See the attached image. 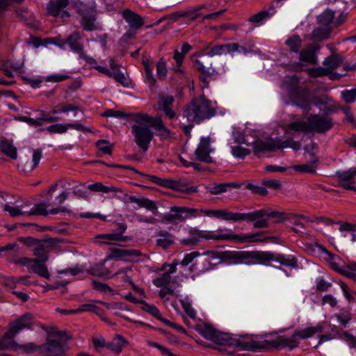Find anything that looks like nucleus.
<instances>
[{
	"label": "nucleus",
	"mask_w": 356,
	"mask_h": 356,
	"mask_svg": "<svg viewBox=\"0 0 356 356\" xmlns=\"http://www.w3.org/2000/svg\"><path fill=\"white\" fill-rule=\"evenodd\" d=\"M222 229H218L217 232L211 231H202L195 229L189 241L192 243H197L200 238L213 241H229L237 243H282L284 241L277 236H270L265 232L256 234H221Z\"/></svg>",
	"instance_id": "1"
},
{
	"label": "nucleus",
	"mask_w": 356,
	"mask_h": 356,
	"mask_svg": "<svg viewBox=\"0 0 356 356\" xmlns=\"http://www.w3.org/2000/svg\"><path fill=\"white\" fill-rule=\"evenodd\" d=\"M216 114V108L204 95L195 97L183 109L180 127L185 135L190 136L194 123L199 124Z\"/></svg>",
	"instance_id": "2"
},
{
	"label": "nucleus",
	"mask_w": 356,
	"mask_h": 356,
	"mask_svg": "<svg viewBox=\"0 0 356 356\" xmlns=\"http://www.w3.org/2000/svg\"><path fill=\"white\" fill-rule=\"evenodd\" d=\"M264 216H267L269 218H275L277 219V222H282L286 220H292L295 218H299L304 219L309 222H313L317 225L322 223L327 227H331L333 226L334 225H339V232L353 230L354 228L355 227V225H351L347 222V221H335L334 219L326 216L314 217L313 219H311L308 216H304L302 214L280 212L277 211H268L264 209L251 212V221H254L255 220L263 218Z\"/></svg>",
	"instance_id": "3"
},
{
	"label": "nucleus",
	"mask_w": 356,
	"mask_h": 356,
	"mask_svg": "<svg viewBox=\"0 0 356 356\" xmlns=\"http://www.w3.org/2000/svg\"><path fill=\"white\" fill-rule=\"evenodd\" d=\"M323 327L321 325L305 327L303 329H297L291 336L279 335L277 337L259 341L263 344L264 347L258 348L262 349L266 348H275L276 349H289L293 350L299 346L300 341L311 338L316 334L323 332Z\"/></svg>",
	"instance_id": "4"
},
{
	"label": "nucleus",
	"mask_w": 356,
	"mask_h": 356,
	"mask_svg": "<svg viewBox=\"0 0 356 356\" xmlns=\"http://www.w3.org/2000/svg\"><path fill=\"white\" fill-rule=\"evenodd\" d=\"M200 333L205 339L220 346L235 347L245 350H255L258 348L264 347L263 344L257 340L252 339L247 340L234 339L227 333L220 332L215 330L209 324H204L200 328Z\"/></svg>",
	"instance_id": "5"
},
{
	"label": "nucleus",
	"mask_w": 356,
	"mask_h": 356,
	"mask_svg": "<svg viewBox=\"0 0 356 356\" xmlns=\"http://www.w3.org/2000/svg\"><path fill=\"white\" fill-rule=\"evenodd\" d=\"M170 213L164 215L161 222L164 223H177L185 221L190 216H195L197 211L196 209L186 207H171Z\"/></svg>",
	"instance_id": "6"
},
{
	"label": "nucleus",
	"mask_w": 356,
	"mask_h": 356,
	"mask_svg": "<svg viewBox=\"0 0 356 356\" xmlns=\"http://www.w3.org/2000/svg\"><path fill=\"white\" fill-rule=\"evenodd\" d=\"M68 349L66 343L51 339L50 336H48L46 343L38 347L42 356H66Z\"/></svg>",
	"instance_id": "7"
},
{
	"label": "nucleus",
	"mask_w": 356,
	"mask_h": 356,
	"mask_svg": "<svg viewBox=\"0 0 356 356\" xmlns=\"http://www.w3.org/2000/svg\"><path fill=\"white\" fill-rule=\"evenodd\" d=\"M131 132L134 137L136 144L144 152H147L154 134L149 127L144 125H133Z\"/></svg>",
	"instance_id": "8"
},
{
	"label": "nucleus",
	"mask_w": 356,
	"mask_h": 356,
	"mask_svg": "<svg viewBox=\"0 0 356 356\" xmlns=\"http://www.w3.org/2000/svg\"><path fill=\"white\" fill-rule=\"evenodd\" d=\"M34 325L33 316L26 313L10 323L9 329L5 334L3 339H13L24 329L31 330Z\"/></svg>",
	"instance_id": "9"
},
{
	"label": "nucleus",
	"mask_w": 356,
	"mask_h": 356,
	"mask_svg": "<svg viewBox=\"0 0 356 356\" xmlns=\"http://www.w3.org/2000/svg\"><path fill=\"white\" fill-rule=\"evenodd\" d=\"M109 65L112 72L109 71L106 67L100 65H95L94 68L98 72L109 77L113 78L116 81L121 83L122 85L124 86H128L129 80L121 70V65L116 63L113 58L110 59Z\"/></svg>",
	"instance_id": "10"
},
{
	"label": "nucleus",
	"mask_w": 356,
	"mask_h": 356,
	"mask_svg": "<svg viewBox=\"0 0 356 356\" xmlns=\"http://www.w3.org/2000/svg\"><path fill=\"white\" fill-rule=\"evenodd\" d=\"M118 227L120 232L97 235L95 237L94 243H104V245H116L112 241L131 242L132 237L123 235L127 226L124 224H120Z\"/></svg>",
	"instance_id": "11"
},
{
	"label": "nucleus",
	"mask_w": 356,
	"mask_h": 356,
	"mask_svg": "<svg viewBox=\"0 0 356 356\" xmlns=\"http://www.w3.org/2000/svg\"><path fill=\"white\" fill-rule=\"evenodd\" d=\"M309 131H314L316 133L322 134L330 130L333 127V122L331 118L323 116L318 114L312 115L308 118Z\"/></svg>",
	"instance_id": "12"
},
{
	"label": "nucleus",
	"mask_w": 356,
	"mask_h": 356,
	"mask_svg": "<svg viewBox=\"0 0 356 356\" xmlns=\"http://www.w3.org/2000/svg\"><path fill=\"white\" fill-rule=\"evenodd\" d=\"M16 264H20L26 266L28 268L35 274L46 279H50V274L47 269L45 262L37 261V259L31 258L22 257L18 261H15Z\"/></svg>",
	"instance_id": "13"
},
{
	"label": "nucleus",
	"mask_w": 356,
	"mask_h": 356,
	"mask_svg": "<svg viewBox=\"0 0 356 356\" xmlns=\"http://www.w3.org/2000/svg\"><path fill=\"white\" fill-rule=\"evenodd\" d=\"M211 138L209 137L202 138L195 149V154L197 160L204 162L206 163H211L213 162L210 153L213 149L210 146Z\"/></svg>",
	"instance_id": "14"
},
{
	"label": "nucleus",
	"mask_w": 356,
	"mask_h": 356,
	"mask_svg": "<svg viewBox=\"0 0 356 356\" xmlns=\"http://www.w3.org/2000/svg\"><path fill=\"white\" fill-rule=\"evenodd\" d=\"M47 205L44 202H41L39 204H35L30 210L26 209V216H46L49 213L51 214H56L58 213H65L69 212L67 209L65 207H60L58 208L52 209L48 211L47 210Z\"/></svg>",
	"instance_id": "15"
},
{
	"label": "nucleus",
	"mask_w": 356,
	"mask_h": 356,
	"mask_svg": "<svg viewBox=\"0 0 356 356\" xmlns=\"http://www.w3.org/2000/svg\"><path fill=\"white\" fill-rule=\"evenodd\" d=\"M320 46L316 44H309L300 51L299 60L301 62L308 63L312 65L317 64L318 60L316 53L319 50Z\"/></svg>",
	"instance_id": "16"
},
{
	"label": "nucleus",
	"mask_w": 356,
	"mask_h": 356,
	"mask_svg": "<svg viewBox=\"0 0 356 356\" xmlns=\"http://www.w3.org/2000/svg\"><path fill=\"white\" fill-rule=\"evenodd\" d=\"M140 255V252L136 250H124L112 248L110 254L106 257L105 261L108 259L129 261L131 258Z\"/></svg>",
	"instance_id": "17"
},
{
	"label": "nucleus",
	"mask_w": 356,
	"mask_h": 356,
	"mask_svg": "<svg viewBox=\"0 0 356 356\" xmlns=\"http://www.w3.org/2000/svg\"><path fill=\"white\" fill-rule=\"evenodd\" d=\"M122 16L131 29H140L145 24V20L142 16L129 8L122 10Z\"/></svg>",
	"instance_id": "18"
},
{
	"label": "nucleus",
	"mask_w": 356,
	"mask_h": 356,
	"mask_svg": "<svg viewBox=\"0 0 356 356\" xmlns=\"http://www.w3.org/2000/svg\"><path fill=\"white\" fill-rule=\"evenodd\" d=\"M275 151H276L275 138H269L266 140H257L253 143V153L257 157H260L263 153Z\"/></svg>",
	"instance_id": "19"
},
{
	"label": "nucleus",
	"mask_w": 356,
	"mask_h": 356,
	"mask_svg": "<svg viewBox=\"0 0 356 356\" xmlns=\"http://www.w3.org/2000/svg\"><path fill=\"white\" fill-rule=\"evenodd\" d=\"M175 99L172 95H164L159 94L158 99V107L163 111L165 116L169 119L176 117V113L172 110V106Z\"/></svg>",
	"instance_id": "20"
},
{
	"label": "nucleus",
	"mask_w": 356,
	"mask_h": 356,
	"mask_svg": "<svg viewBox=\"0 0 356 356\" xmlns=\"http://www.w3.org/2000/svg\"><path fill=\"white\" fill-rule=\"evenodd\" d=\"M193 65L200 72V78L202 82V88H208L209 81L211 79L213 75L216 73V70L212 67L206 69L205 66L198 59L193 60Z\"/></svg>",
	"instance_id": "21"
},
{
	"label": "nucleus",
	"mask_w": 356,
	"mask_h": 356,
	"mask_svg": "<svg viewBox=\"0 0 356 356\" xmlns=\"http://www.w3.org/2000/svg\"><path fill=\"white\" fill-rule=\"evenodd\" d=\"M217 218L233 222L251 221V213H234L226 209H218Z\"/></svg>",
	"instance_id": "22"
},
{
	"label": "nucleus",
	"mask_w": 356,
	"mask_h": 356,
	"mask_svg": "<svg viewBox=\"0 0 356 356\" xmlns=\"http://www.w3.org/2000/svg\"><path fill=\"white\" fill-rule=\"evenodd\" d=\"M165 188H170L178 192L184 193L188 195L196 193L199 191L197 186H188L186 183L170 179H168Z\"/></svg>",
	"instance_id": "23"
},
{
	"label": "nucleus",
	"mask_w": 356,
	"mask_h": 356,
	"mask_svg": "<svg viewBox=\"0 0 356 356\" xmlns=\"http://www.w3.org/2000/svg\"><path fill=\"white\" fill-rule=\"evenodd\" d=\"M19 241L24 245H56L58 243H67L63 238H51L44 237L42 239L38 240L32 237L20 238Z\"/></svg>",
	"instance_id": "24"
},
{
	"label": "nucleus",
	"mask_w": 356,
	"mask_h": 356,
	"mask_svg": "<svg viewBox=\"0 0 356 356\" xmlns=\"http://www.w3.org/2000/svg\"><path fill=\"white\" fill-rule=\"evenodd\" d=\"M333 27H325L318 25L311 33L309 39L314 42H323L332 36Z\"/></svg>",
	"instance_id": "25"
},
{
	"label": "nucleus",
	"mask_w": 356,
	"mask_h": 356,
	"mask_svg": "<svg viewBox=\"0 0 356 356\" xmlns=\"http://www.w3.org/2000/svg\"><path fill=\"white\" fill-rule=\"evenodd\" d=\"M41 158V149H35L33 151L32 159H26L20 161V163L18 164V167L25 172L32 171L38 165Z\"/></svg>",
	"instance_id": "26"
},
{
	"label": "nucleus",
	"mask_w": 356,
	"mask_h": 356,
	"mask_svg": "<svg viewBox=\"0 0 356 356\" xmlns=\"http://www.w3.org/2000/svg\"><path fill=\"white\" fill-rule=\"evenodd\" d=\"M342 63V60L337 54L331 55L323 61V65L330 74H332V79H337L341 77L337 74H332L333 71L339 67Z\"/></svg>",
	"instance_id": "27"
},
{
	"label": "nucleus",
	"mask_w": 356,
	"mask_h": 356,
	"mask_svg": "<svg viewBox=\"0 0 356 356\" xmlns=\"http://www.w3.org/2000/svg\"><path fill=\"white\" fill-rule=\"evenodd\" d=\"M129 345L128 340L121 334H116L113 340L108 342V349L116 355L122 352L123 348Z\"/></svg>",
	"instance_id": "28"
},
{
	"label": "nucleus",
	"mask_w": 356,
	"mask_h": 356,
	"mask_svg": "<svg viewBox=\"0 0 356 356\" xmlns=\"http://www.w3.org/2000/svg\"><path fill=\"white\" fill-rule=\"evenodd\" d=\"M67 42L72 51L77 53L79 56H83V45L81 43V34L78 31H75L69 35Z\"/></svg>",
	"instance_id": "29"
},
{
	"label": "nucleus",
	"mask_w": 356,
	"mask_h": 356,
	"mask_svg": "<svg viewBox=\"0 0 356 356\" xmlns=\"http://www.w3.org/2000/svg\"><path fill=\"white\" fill-rule=\"evenodd\" d=\"M152 127L156 129L161 139L168 140L173 137V133L165 126L161 117H156Z\"/></svg>",
	"instance_id": "30"
},
{
	"label": "nucleus",
	"mask_w": 356,
	"mask_h": 356,
	"mask_svg": "<svg viewBox=\"0 0 356 356\" xmlns=\"http://www.w3.org/2000/svg\"><path fill=\"white\" fill-rule=\"evenodd\" d=\"M241 185L242 184L238 182H226L214 184L212 187L206 186V189L211 195H216L226 192L229 188H239Z\"/></svg>",
	"instance_id": "31"
},
{
	"label": "nucleus",
	"mask_w": 356,
	"mask_h": 356,
	"mask_svg": "<svg viewBox=\"0 0 356 356\" xmlns=\"http://www.w3.org/2000/svg\"><path fill=\"white\" fill-rule=\"evenodd\" d=\"M334 18L335 13L330 9H326L317 17V24L325 27H333Z\"/></svg>",
	"instance_id": "32"
},
{
	"label": "nucleus",
	"mask_w": 356,
	"mask_h": 356,
	"mask_svg": "<svg viewBox=\"0 0 356 356\" xmlns=\"http://www.w3.org/2000/svg\"><path fill=\"white\" fill-rule=\"evenodd\" d=\"M276 151L284 148L290 147L295 151H298L301 148V143L299 141H296L292 138H287L285 140H282L280 138H275Z\"/></svg>",
	"instance_id": "33"
},
{
	"label": "nucleus",
	"mask_w": 356,
	"mask_h": 356,
	"mask_svg": "<svg viewBox=\"0 0 356 356\" xmlns=\"http://www.w3.org/2000/svg\"><path fill=\"white\" fill-rule=\"evenodd\" d=\"M69 3L68 0H56L50 1L47 5V13L54 17L58 16L63 8Z\"/></svg>",
	"instance_id": "34"
},
{
	"label": "nucleus",
	"mask_w": 356,
	"mask_h": 356,
	"mask_svg": "<svg viewBox=\"0 0 356 356\" xmlns=\"http://www.w3.org/2000/svg\"><path fill=\"white\" fill-rule=\"evenodd\" d=\"M284 130L287 134H289L290 131L307 133L309 131V122L295 121L291 122L284 127Z\"/></svg>",
	"instance_id": "35"
},
{
	"label": "nucleus",
	"mask_w": 356,
	"mask_h": 356,
	"mask_svg": "<svg viewBox=\"0 0 356 356\" xmlns=\"http://www.w3.org/2000/svg\"><path fill=\"white\" fill-rule=\"evenodd\" d=\"M248 257L252 258L260 263L274 261L275 254L270 252H252L247 253Z\"/></svg>",
	"instance_id": "36"
},
{
	"label": "nucleus",
	"mask_w": 356,
	"mask_h": 356,
	"mask_svg": "<svg viewBox=\"0 0 356 356\" xmlns=\"http://www.w3.org/2000/svg\"><path fill=\"white\" fill-rule=\"evenodd\" d=\"M129 202H134L140 207H144L148 210H156L157 209L156 203L149 199L141 197L138 198L134 196H131L129 198Z\"/></svg>",
	"instance_id": "37"
},
{
	"label": "nucleus",
	"mask_w": 356,
	"mask_h": 356,
	"mask_svg": "<svg viewBox=\"0 0 356 356\" xmlns=\"http://www.w3.org/2000/svg\"><path fill=\"white\" fill-rule=\"evenodd\" d=\"M302 43V40L298 35H293L285 41L290 51L296 54L300 52Z\"/></svg>",
	"instance_id": "38"
},
{
	"label": "nucleus",
	"mask_w": 356,
	"mask_h": 356,
	"mask_svg": "<svg viewBox=\"0 0 356 356\" xmlns=\"http://www.w3.org/2000/svg\"><path fill=\"white\" fill-rule=\"evenodd\" d=\"M86 188L91 191L102 192L105 193L109 192H122V190L119 188L114 186H106L101 182H96L95 184L88 185Z\"/></svg>",
	"instance_id": "39"
},
{
	"label": "nucleus",
	"mask_w": 356,
	"mask_h": 356,
	"mask_svg": "<svg viewBox=\"0 0 356 356\" xmlns=\"http://www.w3.org/2000/svg\"><path fill=\"white\" fill-rule=\"evenodd\" d=\"M313 159L311 161V164H302L294 165L293 168L298 172L314 173L316 172V164L318 162V159L312 154Z\"/></svg>",
	"instance_id": "40"
},
{
	"label": "nucleus",
	"mask_w": 356,
	"mask_h": 356,
	"mask_svg": "<svg viewBox=\"0 0 356 356\" xmlns=\"http://www.w3.org/2000/svg\"><path fill=\"white\" fill-rule=\"evenodd\" d=\"M0 150L2 153L12 159H16L17 156V149L8 140H1L0 143Z\"/></svg>",
	"instance_id": "41"
},
{
	"label": "nucleus",
	"mask_w": 356,
	"mask_h": 356,
	"mask_svg": "<svg viewBox=\"0 0 356 356\" xmlns=\"http://www.w3.org/2000/svg\"><path fill=\"white\" fill-rule=\"evenodd\" d=\"M105 261H106L104 259L100 265H97L94 267H92V268L88 269L87 270L88 273L90 275H94V276H97L99 277L108 279L109 277V275L111 274V272L108 269L102 268Z\"/></svg>",
	"instance_id": "42"
},
{
	"label": "nucleus",
	"mask_w": 356,
	"mask_h": 356,
	"mask_svg": "<svg viewBox=\"0 0 356 356\" xmlns=\"http://www.w3.org/2000/svg\"><path fill=\"white\" fill-rule=\"evenodd\" d=\"M207 8V6L205 4H202L197 7H195L192 9L183 10L184 17H188L191 21H195L200 17L203 15L202 13H200V10Z\"/></svg>",
	"instance_id": "43"
},
{
	"label": "nucleus",
	"mask_w": 356,
	"mask_h": 356,
	"mask_svg": "<svg viewBox=\"0 0 356 356\" xmlns=\"http://www.w3.org/2000/svg\"><path fill=\"white\" fill-rule=\"evenodd\" d=\"M96 17L93 15H85L83 16L81 24L83 30L86 31H92L97 29L95 25Z\"/></svg>",
	"instance_id": "44"
},
{
	"label": "nucleus",
	"mask_w": 356,
	"mask_h": 356,
	"mask_svg": "<svg viewBox=\"0 0 356 356\" xmlns=\"http://www.w3.org/2000/svg\"><path fill=\"white\" fill-rule=\"evenodd\" d=\"M159 238L156 241V245H172L175 243V237L171 233L161 230L158 234Z\"/></svg>",
	"instance_id": "45"
},
{
	"label": "nucleus",
	"mask_w": 356,
	"mask_h": 356,
	"mask_svg": "<svg viewBox=\"0 0 356 356\" xmlns=\"http://www.w3.org/2000/svg\"><path fill=\"white\" fill-rule=\"evenodd\" d=\"M142 64L144 66L145 71V76L147 82L150 86H155L156 84V80L153 74V69L151 67V61L149 59H143Z\"/></svg>",
	"instance_id": "46"
},
{
	"label": "nucleus",
	"mask_w": 356,
	"mask_h": 356,
	"mask_svg": "<svg viewBox=\"0 0 356 356\" xmlns=\"http://www.w3.org/2000/svg\"><path fill=\"white\" fill-rule=\"evenodd\" d=\"M81 107L77 104H59L55 106L52 110L53 114L67 113L69 111H80Z\"/></svg>",
	"instance_id": "47"
},
{
	"label": "nucleus",
	"mask_w": 356,
	"mask_h": 356,
	"mask_svg": "<svg viewBox=\"0 0 356 356\" xmlns=\"http://www.w3.org/2000/svg\"><path fill=\"white\" fill-rule=\"evenodd\" d=\"M26 204H24L21 206V209L15 207H12L9 204L4 205V210L8 212L9 215L12 217H17L19 216H26V209H25Z\"/></svg>",
	"instance_id": "48"
},
{
	"label": "nucleus",
	"mask_w": 356,
	"mask_h": 356,
	"mask_svg": "<svg viewBox=\"0 0 356 356\" xmlns=\"http://www.w3.org/2000/svg\"><path fill=\"white\" fill-rule=\"evenodd\" d=\"M49 246H38L34 250V255L36 257L35 259L40 262H46L49 259Z\"/></svg>",
	"instance_id": "49"
},
{
	"label": "nucleus",
	"mask_w": 356,
	"mask_h": 356,
	"mask_svg": "<svg viewBox=\"0 0 356 356\" xmlns=\"http://www.w3.org/2000/svg\"><path fill=\"white\" fill-rule=\"evenodd\" d=\"M156 75L159 80H163L168 74L166 61L163 57L161 58L156 63Z\"/></svg>",
	"instance_id": "50"
},
{
	"label": "nucleus",
	"mask_w": 356,
	"mask_h": 356,
	"mask_svg": "<svg viewBox=\"0 0 356 356\" xmlns=\"http://www.w3.org/2000/svg\"><path fill=\"white\" fill-rule=\"evenodd\" d=\"M171 281V276L167 272L162 273L160 276L152 280V283L156 287L167 286Z\"/></svg>",
	"instance_id": "51"
},
{
	"label": "nucleus",
	"mask_w": 356,
	"mask_h": 356,
	"mask_svg": "<svg viewBox=\"0 0 356 356\" xmlns=\"http://www.w3.org/2000/svg\"><path fill=\"white\" fill-rule=\"evenodd\" d=\"M356 176L355 169H349L348 170L337 172L335 177L338 179L339 183L350 181Z\"/></svg>",
	"instance_id": "52"
},
{
	"label": "nucleus",
	"mask_w": 356,
	"mask_h": 356,
	"mask_svg": "<svg viewBox=\"0 0 356 356\" xmlns=\"http://www.w3.org/2000/svg\"><path fill=\"white\" fill-rule=\"evenodd\" d=\"M131 116L134 120H135L136 122H146L147 124H151L152 126L154 123V121L156 120V117L152 118L149 115L143 113H134L131 115Z\"/></svg>",
	"instance_id": "53"
},
{
	"label": "nucleus",
	"mask_w": 356,
	"mask_h": 356,
	"mask_svg": "<svg viewBox=\"0 0 356 356\" xmlns=\"http://www.w3.org/2000/svg\"><path fill=\"white\" fill-rule=\"evenodd\" d=\"M299 78L296 76H293L289 78L286 81V86L288 91L291 95L296 93L298 89Z\"/></svg>",
	"instance_id": "54"
},
{
	"label": "nucleus",
	"mask_w": 356,
	"mask_h": 356,
	"mask_svg": "<svg viewBox=\"0 0 356 356\" xmlns=\"http://www.w3.org/2000/svg\"><path fill=\"white\" fill-rule=\"evenodd\" d=\"M143 309L161 322L165 319L162 317L159 309L154 305L145 303Z\"/></svg>",
	"instance_id": "55"
},
{
	"label": "nucleus",
	"mask_w": 356,
	"mask_h": 356,
	"mask_svg": "<svg viewBox=\"0 0 356 356\" xmlns=\"http://www.w3.org/2000/svg\"><path fill=\"white\" fill-rule=\"evenodd\" d=\"M245 188L250 191H251L253 193L259 195L261 196H266L268 195V191L264 187V186H258L254 185L251 183H248L246 184Z\"/></svg>",
	"instance_id": "56"
},
{
	"label": "nucleus",
	"mask_w": 356,
	"mask_h": 356,
	"mask_svg": "<svg viewBox=\"0 0 356 356\" xmlns=\"http://www.w3.org/2000/svg\"><path fill=\"white\" fill-rule=\"evenodd\" d=\"M91 341L95 350L97 352L103 348H108V342L106 341L105 339L102 335L92 337Z\"/></svg>",
	"instance_id": "57"
},
{
	"label": "nucleus",
	"mask_w": 356,
	"mask_h": 356,
	"mask_svg": "<svg viewBox=\"0 0 356 356\" xmlns=\"http://www.w3.org/2000/svg\"><path fill=\"white\" fill-rule=\"evenodd\" d=\"M102 309L92 304H83L78 309H76V314L84 312H91L97 314H100Z\"/></svg>",
	"instance_id": "58"
},
{
	"label": "nucleus",
	"mask_w": 356,
	"mask_h": 356,
	"mask_svg": "<svg viewBox=\"0 0 356 356\" xmlns=\"http://www.w3.org/2000/svg\"><path fill=\"white\" fill-rule=\"evenodd\" d=\"M96 145L103 153L111 155L112 154L113 145H110L108 140H99L96 142Z\"/></svg>",
	"instance_id": "59"
},
{
	"label": "nucleus",
	"mask_w": 356,
	"mask_h": 356,
	"mask_svg": "<svg viewBox=\"0 0 356 356\" xmlns=\"http://www.w3.org/2000/svg\"><path fill=\"white\" fill-rule=\"evenodd\" d=\"M91 284L94 289H95L99 292L106 293H113V289L108 284L96 281V280H92L91 282Z\"/></svg>",
	"instance_id": "60"
},
{
	"label": "nucleus",
	"mask_w": 356,
	"mask_h": 356,
	"mask_svg": "<svg viewBox=\"0 0 356 356\" xmlns=\"http://www.w3.org/2000/svg\"><path fill=\"white\" fill-rule=\"evenodd\" d=\"M308 74L313 78H317L321 76H327L330 74L325 67H316V68H310L308 70Z\"/></svg>",
	"instance_id": "61"
},
{
	"label": "nucleus",
	"mask_w": 356,
	"mask_h": 356,
	"mask_svg": "<svg viewBox=\"0 0 356 356\" xmlns=\"http://www.w3.org/2000/svg\"><path fill=\"white\" fill-rule=\"evenodd\" d=\"M47 131L50 133L63 134L67 131V124H55L47 127Z\"/></svg>",
	"instance_id": "62"
},
{
	"label": "nucleus",
	"mask_w": 356,
	"mask_h": 356,
	"mask_svg": "<svg viewBox=\"0 0 356 356\" xmlns=\"http://www.w3.org/2000/svg\"><path fill=\"white\" fill-rule=\"evenodd\" d=\"M338 321L344 327L351 320V314L348 310H342L339 314H336Z\"/></svg>",
	"instance_id": "63"
},
{
	"label": "nucleus",
	"mask_w": 356,
	"mask_h": 356,
	"mask_svg": "<svg viewBox=\"0 0 356 356\" xmlns=\"http://www.w3.org/2000/svg\"><path fill=\"white\" fill-rule=\"evenodd\" d=\"M341 96L346 103L355 102L356 100V88L343 91Z\"/></svg>",
	"instance_id": "64"
}]
</instances>
